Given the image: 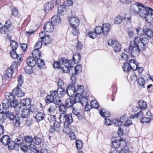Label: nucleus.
I'll return each mask as SVG.
<instances>
[{
	"instance_id": "nucleus-16",
	"label": "nucleus",
	"mask_w": 153,
	"mask_h": 153,
	"mask_svg": "<svg viewBox=\"0 0 153 153\" xmlns=\"http://www.w3.org/2000/svg\"><path fill=\"white\" fill-rule=\"evenodd\" d=\"M51 21L53 25H56L57 24L60 23L61 22L60 17L58 15H56L52 17Z\"/></svg>"
},
{
	"instance_id": "nucleus-28",
	"label": "nucleus",
	"mask_w": 153,
	"mask_h": 153,
	"mask_svg": "<svg viewBox=\"0 0 153 153\" xmlns=\"http://www.w3.org/2000/svg\"><path fill=\"white\" fill-rule=\"evenodd\" d=\"M30 103V100L29 98L23 99L21 101V105L23 106H28Z\"/></svg>"
},
{
	"instance_id": "nucleus-24",
	"label": "nucleus",
	"mask_w": 153,
	"mask_h": 153,
	"mask_svg": "<svg viewBox=\"0 0 153 153\" xmlns=\"http://www.w3.org/2000/svg\"><path fill=\"white\" fill-rule=\"evenodd\" d=\"M33 57H38L42 56V53L40 52L39 49L36 48L33 50L32 53Z\"/></svg>"
},
{
	"instance_id": "nucleus-52",
	"label": "nucleus",
	"mask_w": 153,
	"mask_h": 153,
	"mask_svg": "<svg viewBox=\"0 0 153 153\" xmlns=\"http://www.w3.org/2000/svg\"><path fill=\"white\" fill-rule=\"evenodd\" d=\"M29 146L30 148V149H31V153H39V151L37 150L35 148V146L34 145L31 144H30Z\"/></svg>"
},
{
	"instance_id": "nucleus-54",
	"label": "nucleus",
	"mask_w": 153,
	"mask_h": 153,
	"mask_svg": "<svg viewBox=\"0 0 153 153\" xmlns=\"http://www.w3.org/2000/svg\"><path fill=\"white\" fill-rule=\"evenodd\" d=\"M67 115L65 113H62L60 114L59 116V118L61 122H63L64 120L65 121V118Z\"/></svg>"
},
{
	"instance_id": "nucleus-32",
	"label": "nucleus",
	"mask_w": 153,
	"mask_h": 153,
	"mask_svg": "<svg viewBox=\"0 0 153 153\" xmlns=\"http://www.w3.org/2000/svg\"><path fill=\"white\" fill-rule=\"evenodd\" d=\"M123 20V17L119 15H117L115 18L114 23L116 24H120L122 22Z\"/></svg>"
},
{
	"instance_id": "nucleus-14",
	"label": "nucleus",
	"mask_w": 153,
	"mask_h": 153,
	"mask_svg": "<svg viewBox=\"0 0 153 153\" xmlns=\"http://www.w3.org/2000/svg\"><path fill=\"white\" fill-rule=\"evenodd\" d=\"M23 141V139H22V142L20 143L19 144L18 146H17V144H15V148L18 147V148L17 149H15L16 150H18L19 147H20V149L22 150L23 151V152H25L28 149V146H27L24 143H22Z\"/></svg>"
},
{
	"instance_id": "nucleus-27",
	"label": "nucleus",
	"mask_w": 153,
	"mask_h": 153,
	"mask_svg": "<svg viewBox=\"0 0 153 153\" xmlns=\"http://www.w3.org/2000/svg\"><path fill=\"white\" fill-rule=\"evenodd\" d=\"M45 114L42 112H39L37 113L36 116L35 118L38 121H40L44 119Z\"/></svg>"
},
{
	"instance_id": "nucleus-43",
	"label": "nucleus",
	"mask_w": 153,
	"mask_h": 153,
	"mask_svg": "<svg viewBox=\"0 0 153 153\" xmlns=\"http://www.w3.org/2000/svg\"><path fill=\"white\" fill-rule=\"evenodd\" d=\"M152 120V119L150 117H142L140 120L141 123H149Z\"/></svg>"
},
{
	"instance_id": "nucleus-20",
	"label": "nucleus",
	"mask_w": 153,
	"mask_h": 153,
	"mask_svg": "<svg viewBox=\"0 0 153 153\" xmlns=\"http://www.w3.org/2000/svg\"><path fill=\"white\" fill-rule=\"evenodd\" d=\"M13 64L10 66V67L8 68L6 70V74L7 76L9 78L12 76L13 73Z\"/></svg>"
},
{
	"instance_id": "nucleus-60",
	"label": "nucleus",
	"mask_w": 153,
	"mask_h": 153,
	"mask_svg": "<svg viewBox=\"0 0 153 153\" xmlns=\"http://www.w3.org/2000/svg\"><path fill=\"white\" fill-rule=\"evenodd\" d=\"M59 111L65 113L66 111V106L64 104L61 105L59 107Z\"/></svg>"
},
{
	"instance_id": "nucleus-10",
	"label": "nucleus",
	"mask_w": 153,
	"mask_h": 153,
	"mask_svg": "<svg viewBox=\"0 0 153 153\" xmlns=\"http://www.w3.org/2000/svg\"><path fill=\"white\" fill-rule=\"evenodd\" d=\"M69 23L71 27H78L79 24V20L76 17H71L69 19Z\"/></svg>"
},
{
	"instance_id": "nucleus-38",
	"label": "nucleus",
	"mask_w": 153,
	"mask_h": 153,
	"mask_svg": "<svg viewBox=\"0 0 153 153\" xmlns=\"http://www.w3.org/2000/svg\"><path fill=\"white\" fill-rule=\"evenodd\" d=\"M5 113L6 114V117H8L10 120H13L15 119V116L14 114L12 112L7 111H6Z\"/></svg>"
},
{
	"instance_id": "nucleus-21",
	"label": "nucleus",
	"mask_w": 153,
	"mask_h": 153,
	"mask_svg": "<svg viewBox=\"0 0 153 153\" xmlns=\"http://www.w3.org/2000/svg\"><path fill=\"white\" fill-rule=\"evenodd\" d=\"M30 111L28 109H23L21 112V116L22 118H27L30 115Z\"/></svg>"
},
{
	"instance_id": "nucleus-44",
	"label": "nucleus",
	"mask_w": 153,
	"mask_h": 153,
	"mask_svg": "<svg viewBox=\"0 0 153 153\" xmlns=\"http://www.w3.org/2000/svg\"><path fill=\"white\" fill-rule=\"evenodd\" d=\"M84 88L83 85H78L77 88V90L76 91V92L77 94H81L84 92Z\"/></svg>"
},
{
	"instance_id": "nucleus-40",
	"label": "nucleus",
	"mask_w": 153,
	"mask_h": 153,
	"mask_svg": "<svg viewBox=\"0 0 153 153\" xmlns=\"http://www.w3.org/2000/svg\"><path fill=\"white\" fill-rule=\"evenodd\" d=\"M133 108L134 109L133 110V112H136V113H135V114H136L138 112L140 111H141V108H140L139 107L137 106H134V107H133V106L132 105H130L128 107L129 109H131V108Z\"/></svg>"
},
{
	"instance_id": "nucleus-26",
	"label": "nucleus",
	"mask_w": 153,
	"mask_h": 153,
	"mask_svg": "<svg viewBox=\"0 0 153 153\" xmlns=\"http://www.w3.org/2000/svg\"><path fill=\"white\" fill-rule=\"evenodd\" d=\"M99 112L101 115L103 117H108L109 116V112L103 108L100 109Z\"/></svg>"
},
{
	"instance_id": "nucleus-4",
	"label": "nucleus",
	"mask_w": 153,
	"mask_h": 153,
	"mask_svg": "<svg viewBox=\"0 0 153 153\" xmlns=\"http://www.w3.org/2000/svg\"><path fill=\"white\" fill-rule=\"evenodd\" d=\"M5 98L7 100V101L5 102H2V105H0V113H4L3 110H2L1 108L3 110H7L10 106V101L11 99L14 98L12 94L10 92H6L5 94Z\"/></svg>"
},
{
	"instance_id": "nucleus-56",
	"label": "nucleus",
	"mask_w": 153,
	"mask_h": 153,
	"mask_svg": "<svg viewBox=\"0 0 153 153\" xmlns=\"http://www.w3.org/2000/svg\"><path fill=\"white\" fill-rule=\"evenodd\" d=\"M83 143L82 142L79 140L76 141V145L77 149L79 150L81 149Z\"/></svg>"
},
{
	"instance_id": "nucleus-61",
	"label": "nucleus",
	"mask_w": 153,
	"mask_h": 153,
	"mask_svg": "<svg viewBox=\"0 0 153 153\" xmlns=\"http://www.w3.org/2000/svg\"><path fill=\"white\" fill-rule=\"evenodd\" d=\"M91 106L96 108L98 107L99 104L96 100H93L91 102Z\"/></svg>"
},
{
	"instance_id": "nucleus-64",
	"label": "nucleus",
	"mask_w": 153,
	"mask_h": 153,
	"mask_svg": "<svg viewBox=\"0 0 153 153\" xmlns=\"http://www.w3.org/2000/svg\"><path fill=\"white\" fill-rule=\"evenodd\" d=\"M43 42L42 40H38L36 44V45L35 46V47L36 49H39L41 48Z\"/></svg>"
},
{
	"instance_id": "nucleus-5",
	"label": "nucleus",
	"mask_w": 153,
	"mask_h": 153,
	"mask_svg": "<svg viewBox=\"0 0 153 153\" xmlns=\"http://www.w3.org/2000/svg\"><path fill=\"white\" fill-rule=\"evenodd\" d=\"M10 44L12 49V50L10 52V54L11 57H19L20 56L18 54H17L15 50L18 47V44L16 42L12 40L10 41Z\"/></svg>"
},
{
	"instance_id": "nucleus-22",
	"label": "nucleus",
	"mask_w": 153,
	"mask_h": 153,
	"mask_svg": "<svg viewBox=\"0 0 153 153\" xmlns=\"http://www.w3.org/2000/svg\"><path fill=\"white\" fill-rule=\"evenodd\" d=\"M36 64L37 63L38 66L40 68H42L44 67L45 63L44 60L40 58H36Z\"/></svg>"
},
{
	"instance_id": "nucleus-30",
	"label": "nucleus",
	"mask_w": 153,
	"mask_h": 153,
	"mask_svg": "<svg viewBox=\"0 0 153 153\" xmlns=\"http://www.w3.org/2000/svg\"><path fill=\"white\" fill-rule=\"evenodd\" d=\"M42 41L45 45H46L51 42V39L47 35L43 38Z\"/></svg>"
},
{
	"instance_id": "nucleus-46",
	"label": "nucleus",
	"mask_w": 153,
	"mask_h": 153,
	"mask_svg": "<svg viewBox=\"0 0 153 153\" xmlns=\"http://www.w3.org/2000/svg\"><path fill=\"white\" fill-rule=\"evenodd\" d=\"M12 101L10 102V105L13 107L16 108L18 106V102L16 99H14V98L13 99H11Z\"/></svg>"
},
{
	"instance_id": "nucleus-51",
	"label": "nucleus",
	"mask_w": 153,
	"mask_h": 153,
	"mask_svg": "<svg viewBox=\"0 0 153 153\" xmlns=\"http://www.w3.org/2000/svg\"><path fill=\"white\" fill-rule=\"evenodd\" d=\"M34 143L36 145H40L42 142V139L37 137L36 136L34 137Z\"/></svg>"
},
{
	"instance_id": "nucleus-17",
	"label": "nucleus",
	"mask_w": 153,
	"mask_h": 153,
	"mask_svg": "<svg viewBox=\"0 0 153 153\" xmlns=\"http://www.w3.org/2000/svg\"><path fill=\"white\" fill-rule=\"evenodd\" d=\"M153 10L148 13L144 19L148 22L150 23L153 22Z\"/></svg>"
},
{
	"instance_id": "nucleus-36",
	"label": "nucleus",
	"mask_w": 153,
	"mask_h": 153,
	"mask_svg": "<svg viewBox=\"0 0 153 153\" xmlns=\"http://www.w3.org/2000/svg\"><path fill=\"white\" fill-rule=\"evenodd\" d=\"M57 91L58 96L59 97H63L65 94V89L63 88H58Z\"/></svg>"
},
{
	"instance_id": "nucleus-37",
	"label": "nucleus",
	"mask_w": 153,
	"mask_h": 153,
	"mask_svg": "<svg viewBox=\"0 0 153 153\" xmlns=\"http://www.w3.org/2000/svg\"><path fill=\"white\" fill-rule=\"evenodd\" d=\"M137 83L138 85L140 87H143L144 88V85L145 83V81L143 78L140 77L138 78Z\"/></svg>"
},
{
	"instance_id": "nucleus-11",
	"label": "nucleus",
	"mask_w": 153,
	"mask_h": 153,
	"mask_svg": "<svg viewBox=\"0 0 153 153\" xmlns=\"http://www.w3.org/2000/svg\"><path fill=\"white\" fill-rule=\"evenodd\" d=\"M66 61L63 59V58H60L58 61H55L53 64V67L55 69L57 68L59 69H61V64H63Z\"/></svg>"
},
{
	"instance_id": "nucleus-55",
	"label": "nucleus",
	"mask_w": 153,
	"mask_h": 153,
	"mask_svg": "<svg viewBox=\"0 0 153 153\" xmlns=\"http://www.w3.org/2000/svg\"><path fill=\"white\" fill-rule=\"evenodd\" d=\"M88 100L87 98L85 97H83L81 98L80 102L82 104V105L83 106L86 105L88 103Z\"/></svg>"
},
{
	"instance_id": "nucleus-13",
	"label": "nucleus",
	"mask_w": 153,
	"mask_h": 153,
	"mask_svg": "<svg viewBox=\"0 0 153 153\" xmlns=\"http://www.w3.org/2000/svg\"><path fill=\"white\" fill-rule=\"evenodd\" d=\"M128 63L131 67V70L133 71H136L137 69L138 63L135 59H132L130 60Z\"/></svg>"
},
{
	"instance_id": "nucleus-48",
	"label": "nucleus",
	"mask_w": 153,
	"mask_h": 153,
	"mask_svg": "<svg viewBox=\"0 0 153 153\" xmlns=\"http://www.w3.org/2000/svg\"><path fill=\"white\" fill-rule=\"evenodd\" d=\"M64 73H68L70 71V69L67 65H65L63 67L61 66V69Z\"/></svg>"
},
{
	"instance_id": "nucleus-33",
	"label": "nucleus",
	"mask_w": 153,
	"mask_h": 153,
	"mask_svg": "<svg viewBox=\"0 0 153 153\" xmlns=\"http://www.w3.org/2000/svg\"><path fill=\"white\" fill-rule=\"evenodd\" d=\"M114 49L115 52H119L120 51L121 46L120 43L115 42L113 45Z\"/></svg>"
},
{
	"instance_id": "nucleus-63",
	"label": "nucleus",
	"mask_w": 153,
	"mask_h": 153,
	"mask_svg": "<svg viewBox=\"0 0 153 153\" xmlns=\"http://www.w3.org/2000/svg\"><path fill=\"white\" fill-rule=\"evenodd\" d=\"M82 70V67L80 65H77L75 68V72L76 74L80 73Z\"/></svg>"
},
{
	"instance_id": "nucleus-19",
	"label": "nucleus",
	"mask_w": 153,
	"mask_h": 153,
	"mask_svg": "<svg viewBox=\"0 0 153 153\" xmlns=\"http://www.w3.org/2000/svg\"><path fill=\"white\" fill-rule=\"evenodd\" d=\"M54 7L53 3L51 2H48L45 5L44 11L45 12L47 11L52 10Z\"/></svg>"
},
{
	"instance_id": "nucleus-25",
	"label": "nucleus",
	"mask_w": 153,
	"mask_h": 153,
	"mask_svg": "<svg viewBox=\"0 0 153 153\" xmlns=\"http://www.w3.org/2000/svg\"><path fill=\"white\" fill-rule=\"evenodd\" d=\"M48 122L50 123L51 126H53L54 123L56 119L55 116L51 115L48 116Z\"/></svg>"
},
{
	"instance_id": "nucleus-12",
	"label": "nucleus",
	"mask_w": 153,
	"mask_h": 153,
	"mask_svg": "<svg viewBox=\"0 0 153 153\" xmlns=\"http://www.w3.org/2000/svg\"><path fill=\"white\" fill-rule=\"evenodd\" d=\"M52 22H48L46 23L44 27V30L47 32H51L54 30V26Z\"/></svg>"
},
{
	"instance_id": "nucleus-50",
	"label": "nucleus",
	"mask_w": 153,
	"mask_h": 153,
	"mask_svg": "<svg viewBox=\"0 0 153 153\" xmlns=\"http://www.w3.org/2000/svg\"><path fill=\"white\" fill-rule=\"evenodd\" d=\"M54 99L53 97L50 95H48L46 97L45 101L47 103H50L53 101Z\"/></svg>"
},
{
	"instance_id": "nucleus-45",
	"label": "nucleus",
	"mask_w": 153,
	"mask_h": 153,
	"mask_svg": "<svg viewBox=\"0 0 153 153\" xmlns=\"http://www.w3.org/2000/svg\"><path fill=\"white\" fill-rule=\"evenodd\" d=\"M13 122L15 126L16 127H19L20 124V119L19 117L18 116H16L15 119L14 120Z\"/></svg>"
},
{
	"instance_id": "nucleus-47",
	"label": "nucleus",
	"mask_w": 153,
	"mask_h": 153,
	"mask_svg": "<svg viewBox=\"0 0 153 153\" xmlns=\"http://www.w3.org/2000/svg\"><path fill=\"white\" fill-rule=\"evenodd\" d=\"M123 121L118 119H114L112 120V123L115 125L119 126L121 125Z\"/></svg>"
},
{
	"instance_id": "nucleus-23",
	"label": "nucleus",
	"mask_w": 153,
	"mask_h": 153,
	"mask_svg": "<svg viewBox=\"0 0 153 153\" xmlns=\"http://www.w3.org/2000/svg\"><path fill=\"white\" fill-rule=\"evenodd\" d=\"M112 146L113 147L117 148L120 147V140L115 138H113L111 139Z\"/></svg>"
},
{
	"instance_id": "nucleus-8",
	"label": "nucleus",
	"mask_w": 153,
	"mask_h": 153,
	"mask_svg": "<svg viewBox=\"0 0 153 153\" xmlns=\"http://www.w3.org/2000/svg\"><path fill=\"white\" fill-rule=\"evenodd\" d=\"M67 94L69 97H72L76 93V90L75 88V85L73 84H71L67 87L66 89Z\"/></svg>"
},
{
	"instance_id": "nucleus-34",
	"label": "nucleus",
	"mask_w": 153,
	"mask_h": 153,
	"mask_svg": "<svg viewBox=\"0 0 153 153\" xmlns=\"http://www.w3.org/2000/svg\"><path fill=\"white\" fill-rule=\"evenodd\" d=\"M139 106L140 107L141 109H145L147 108V105L146 102H145L143 100H141L138 102Z\"/></svg>"
},
{
	"instance_id": "nucleus-15",
	"label": "nucleus",
	"mask_w": 153,
	"mask_h": 153,
	"mask_svg": "<svg viewBox=\"0 0 153 153\" xmlns=\"http://www.w3.org/2000/svg\"><path fill=\"white\" fill-rule=\"evenodd\" d=\"M36 58H27L26 62L29 66L34 67L36 64Z\"/></svg>"
},
{
	"instance_id": "nucleus-7",
	"label": "nucleus",
	"mask_w": 153,
	"mask_h": 153,
	"mask_svg": "<svg viewBox=\"0 0 153 153\" xmlns=\"http://www.w3.org/2000/svg\"><path fill=\"white\" fill-rule=\"evenodd\" d=\"M77 59H75V58H72V59L67 60L66 58H63V59L65 60L66 61L65 62H64V64L66 65H67L69 68L70 67L72 68L74 63H77L80 60V58H76Z\"/></svg>"
},
{
	"instance_id": "nucleus-58",
	"label": "nucleus",
	"mask_w": 153,
	"mask_h": 153,
	"mask_svg": "<svg viewBox=\"0 0 153 153\" xmlns=\"http://www.w3.org/2000/svg\"><path fill=\"white\" fill-rule=\"evenodd\" d=\"M72 28V33L74 36H77L79 34V31L78 30V27H71Z\"/></svg>"
},
{
	"instance_id": "nucleus-41",
	"label": "nucleus",
	"mask_w": 153,
	"mask_h": 153,
	"mask_svg": "<svg viewBox=\"0 0 153 153\" xmlns=\"http://www.w3.org/2000/svg\"><path fill=\"white\" fill-rule=\"evenodd\" d=\"M17 80L19 86L21 87L24 82V78L22 75L19 76L17 78Z\"/></svg>"
},
{
	"instance_id": "nucleus-42",
	"label": "nucleus",
	"mask_w": 153,
	"mask_h": 153,
	"mask_svg": "<svg viewBox=\"0 0 153 153\" xmlns=\"http://www.w3.org/2000/svg\"><path fill=\"white\" fill-rule=\"evenodd\" d=\"M66 8L65 5H62L59 6L58 7L57 13L59 14H61L66 10Z\"/></svg>"
},
{
	"instance_id": "nucleus-9",
	"label": "nucleus",
	"mask_w": 153,
	"mask_h": 153,
	"mask_svg": "<svg viewBox=\"0 0 153 153\" xmlns=\"http://www.w3.org/2000/svg\"><path fill=\"white\" fill-rule=\"evenodd\" d=\"M102 34L104 35H107L111 28V24L109 23H105L102 25Z\"/></svg>"
},
{
	"instance_id": "nucleus-29",
	"label": "nucleus",
	"mask_w": 153,
	"mask_h": 153,
	"mask_svg": "<svg viewBox=\"0 0 153 153\" xmlns=\"http://www.w3.org/2000/svg\"><path fill=\"white\" fill-rule=\"evenodd\" d=\"M65 121L64 120L63 123L65 124H70L73 122L72 117L71 115H67L65 118Z\"/></svg>"
},
{
	"instance_id": "nucleus-31",
	"label": "nucleus",
	"mask_w": 153,
	"mask_h": 153,
	"mask_svg": "<svg viewBox=\"0 0 153 153\" xmlns=\"http://www.w3.org/2000/svg\"><path fill=\"white\" fill-rule=\"evenodd\" d=\"M123 69L124 72H128L131 70V67L129 64L128 63L125 62L123 65Z\"/></svg>"
},
{
	"instance_id": "nucleus-1",
	"label": "nucleus",
	"mask_w": 153,
	"mask_h": 153,
	"mask_svg": "<svg viewBox=\"0 0 153 153\" xmlns=\"http://www.w3.org/2000/svg\"><path fill=\"white\" fill-rule=\"evenodd\" d=\"M143 31V34L140 35V38H135L134 41L130 43L128 51L131 56H137L140 53V48L145 50L149 38L153 36V31L146 26L144 27Z\"/></svg>"
},
{
	"instance_id": "nucleus-2",
	"label": "nucleus",
	"mask_w": 153,
	"mask_h": 153,
	"mask_svg": "<svg viewBox=\"0 0 153 153\" xmlns=\"http://www.w3.org/2000/svg\"><path fill=\"white\" fill-rule=\"evenodd\" d=\"M152 10V9L148 7H146L142 4L136 2L132 5L130 8V11L133 14H138L140 16L144 18L147 13Z\"/></svg>"
},
{
	"instance_id": "nucleus-35",
	"label": "nucleus",
	"mask_w": 153,
	"mask_h": 153,
	"mask_svg": "<svg viewBox=\"0 0 153 153\" xmlns=\"http://www.w3.org/2000/svg\"><path fill=\"white\" fill-rule=\"evenodd\" d=\"M33 67L28 65L25 68V72L27 74H31L33 73Z\"/></svg>"
},
{
	"instance_id": "nucleus-62",
	"label": "nucleus",
	"mask_w": 153,
	"mask_h": 153,
	"mask_svg": "<svg viewBox=\"0 0 153 153\" xmlns=\"http://www.w3.org/2000/svg\"><path fill=\"white\" fill-rule=\"evenodd\" d=\"M97 34L95 31L94 32H90L88 33V35L90 38L94 39L96 37Z\"/></svg>"
},
{
	"instance_id": "nucleus-18",
	"label": "nucleus",
	"mask_w": 153,
	"mask_h": 153,
	"mask_svg": "<svg viewBox=\"0 0 153 153\" xmlns=\"http://www.w3.org/2000/svg\"><path fill=\"white\" fill-rule=\"evenodd\" d=\"M65 103L66 107L68 108L72 107L73 105L75 104L74 100L71 98L67 99L65 100Z\"/></svg>"
},
{
	"instance_id": "nucleus-3",
	"label": "nucleus",
	"mask_w": 153,
	"mask_h": 153,
	"mask_svg": "<svg viewBox=\"0 0 153 153\" xmlns=\"http://www.w3.org/2000/svg\"><path fill=\"white\" fill-rule=\"evenodd\" d=\"M22 141V138L21 135H20L14 140V142L11 141L10 137L7 135L3 136L0 139V141L4 146L8 145V148L9 150L17 149L18 147L15 148V144H17V146L21 143Z\"/></svg>"
},
{
	"instance_id": "nucleus-57",
	"label": "nucleus",
	"mask_w": 153,
	"mask_h": 153,
	"mask_svg": "<svg viewBox=\"0 0 153 153\" xmlns=\"http://www.w3.org/2000/svg\"><path fill=\"white\" fill-rule=\"evenodd\" d=\"M94 31L97 34H99L102 33V27L97 26L94 29Z\"/></svg>"
},
{
	"instance_id": "nucleus-49",
	"label": "nucleus",
	"mask_w": 153,
	"mask_h": 153,
	"mask_svg": "<svg viewBox=\"0 0 153 153\" xmlns=\"http://www.w3.org/2000/svg\"><path fill=\"white\" fill-rule=\"evenodd\" d=\"M82 96L81 94H77L75 95L74 101L75 102V103L78 102H80V100L81 99Z\"/></svg>"
},
{
	"instance_id": "nucleus-39",
	"label": "nucleus",
	"mask_w": 153,
	"mask_h": 153,
	"mask_svg": "<svg viewBox=\"0 0 153 153\" xmlns=\"http://www.w3.org/2000/svg\"><path fill=\"white\" fill-rule=\"evenodd\" d=\"M73 113L79 119H82L83 118V117L81 114L77 110L75 109H73Z\"/></svg>"
},
{
	"instance_id": "nucleus-59",
	"label": "nucleus",
	"mask_w": 153,
	"mask_h": 153,
	"mask_svg": "<svg viewBox=\"0 0 153 153\" xmlns=\"http://www.w3.org/2000/svg\"><path fill=\"white\" fill-rule=\"evenodd\" d=\"M54 103L58 105H60L62 104V101L60 98H57L53 101Z\"/></svg>"
},
{
	"instance_id": "nucleus-53",
	"label": "nucleus",
	"mask_w": 153,
	"mask_h": 153,
	"mask_svg": "<svg viewBox=\"0 0 153 153\" xmlns=\"http://www.w3.org/2000/svg\"><path fill=\"white\" fill-rule=\"evenodd\" d=\"M24 140L25 142L28 143H30L33 141L32 137L30 136H26L24 137Z\"/></svg>"
},
{
	"instance_id": "nucleus-6",
	"label": "nucleus",
	"mask_w": 153,
	"mask_h": 153,
	"mask_svg": "<svg viewBox=\"0 0 153 153\" xmlns=\"http://www.w3.org/2000/svg\"><path fill=\"white\" fill-rule=\"evenodd\" d=\"M21 87L19 86V85H17L16 87L13 90L12 92L10 93L13 96L14 98V96L18 97H22L24 96V93L22 92L20 88Z\"/></svg>"
}]
</instances>
